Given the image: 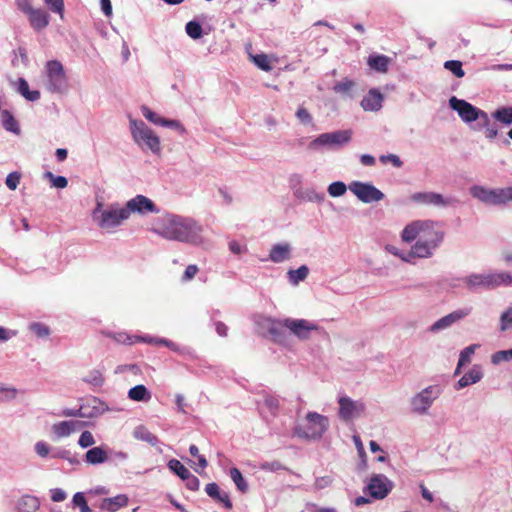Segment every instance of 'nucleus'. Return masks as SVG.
Returning <instances> with one entry per match:
<instances>
[{
  "label": "nucleus",
  "mask_w": 512,
  "mask_h": 512,
  "mask_svg": "<svg viewBox=\"0 0 512 512\" xmlns=\"http://www.w3.org/2000/svg\"><path fill=\"white\" fill-rule=\"evenodd\" d=\"M404 242L416 240L411 249L401 254L403 261L413 263V259L431 258L444 241L445 232L432 220H416L406 225L401 234Z\"/></svg>",
  "instance_id": "1"
},
{
  "label": "nucleus",
  "mask_w": 512,
  "mask_h": 512,
  "mask_svg": "<svg viewBox=\"0 0 512 512\" xmlns=\"http://www.w3.org/2000/svg\"><path fill=\"white\" fill-rule=\"evenodd\" d=\"M151 231L165 240L177 241L192 246L204 242L203 227L194 218L166 213L158 218Z\"/></svg>",
  "instance_id": "2"
},
{
  "label": "nucleus",
  "mask_w": 512,
  "mask_h": 512,
  "mask_svg": "<svg viewBox=\"0 0 512 512\" xmlns=\"http://www.w3.org/2000/svg\"><path fill=\"white\" fill-rule=\"evenodd\" d=\"M92 218L99 228L111 231L122 225L129 217L124 206H120L118 203H112L103 208V203L97 202L92 211Z\"/></svg>",
  "instance_id": "3"
},
{
  "label": "nucleus",
  "mask_w": 512,
  "mask_h": 512,
  "mask_svg": "<svg viewBox=\"0 0 512 512\" xmlns=\"http://www.w3.org/2000/svg\"><path fill=\"white\" fill-rule=\"evenodd\" d=\"M44 76L47 91L55 94H65L68 92L69 80L60 61H47L44 67Z\"/></svg>",
  "instance_id": "4"
},
{
  "label": "nucleus",
  "mask_w": 512,
  "mask_h": 512,
  "mask_svg": "<svg viewBox=\"0 0 512 512\" xmlns=\"http://www.w3.org/2000/svg\"><path fill=\"white\" fill-rule=\"evenodd\" d=\"M129 127L133 141L142 150L148 149L154 154L160 153L159 137L142 120L130 119Z\"/></svg>",
  "instance_id": "5"
},
{
  "label": "nucleus",
  "mask_w": 512,
  "mask_h": 512,
  "mask_svg": "<svg viewBox=\"0 0 512 512\" xmlns=\"http://www.w3.org/2000/svg\"><path fill=\"white\" fill-rule=\"evenodd\" d=\"M329 427V419L317 412H308L305 423L297 425L294 434L304 439H320Z\"/></svg>",
  "instance_id": "6"
},
{
  "label": "nucleus",
  "mask_w": 512,
  "mask_h": 512,
  "mask_svg": "<svg viewBox=\"0 0 512 512\" xmlns=\"http://www.w3.org/2000/svg\"><path fill=\"white\" fill-rule=\"evenodd\" d=\"M286 330L298 340L307 341L313 332L319 330V326L307 319L286 317L283 318V331Z\"/></svg>",
  "instance_id": "7"
},
{
  "label": "nucleus",
  "mask_w": 512,
  "mask_h": 512,
  "mask_svg": "<svg viewBox=\"0 0 512 512\" xmlns=\"http://www.w3.org/2000/svg\"><path fill=\"white\" fill-rule=\"evenodd\" d=\"M350 139V130H338L334 132L322 133L310 142L309 148L314 150L324 147L335 149L348 143Z\"/></svg>",
  "instance_id": "8"
},
{
  "label": "nucleus",
  "mask_w": 512,
  "mask_h": 512,
  "mask_svg": "<svg viewBox=\"0 0 512 512\" xmlns=\"http://www.w3.org/2000/svg\"><path fill=\"white\" fill-rule=\"evenodd\" d=\"M449 105L466 123H470L476 120L486 123L488 121V114L485 111L478 109L465 100L458 99L453 96L449 99Z\"/></svg>",
  "instance_id": "9"
},
{
  "label": "nucleus",
  "mask_w": 512,
  "mask_h": 512,
  "mask_svg": "<svg viewBox=\"0 0 512 512\" xmlns=\"http://www.w3.org/2000/svg\"><path fill=\"white\" fill-rule=\"evenodd\" d=\"M254 322L258 330L261 333H268L274 342L279 344L286 342V333L283 331V319L256 315Z\"/></svg>",
  "instance_id": "10"
},
{
  "label": "nucleus",
  "mask_w": 512,
  "mask_h": 512,
  "mask_svg": "<svg viewBox=\"0 0 512 512\" xmlns=\"http://www.w3.org/2000/svg\"><path fill=\"white\" fill-rule=\"evenodd\" d=\"M348 189L363 203L378 202L384 198V193L369 182L352 181L348 184Z\"/></svg>",
  "instance_id": "11"
},
{
  "label": "nucleus",
  "mask_w": 512,
  "mask_h": 512,
  "mask_svg": "<svg viewBox=\"0 0 512 512\" xmlns=\"http://www.w3.org/2000/svg\"><path fill=\"white\" fill-rule=\"evenodd\" d=\"M339 417L344 421L358 418L364 411V404L361 401L352 400L348 396H340L338 399Z\"/></svg>",
  "instance_id": "12"
},
{
  "label": "nucleus",
  "mask_w": 512,
  "mask_h": 512,
  "mask_svg": "<svg viewBox=\"0 0 512 512\" xmlns=\"http://www.w3.org/2000/svg\"><path fill=\"white\" fill-rule=\"evenodd\" d=\"M124 208L127 211L128 217H130L131 213H138L141 215H145L147 213H159V208L155 203L144 195H137L128 200Z\"/></svg>",
  "instance_id": "13"
},
{
  "label": "nucleus",
  "mask_w": 512,
  "mask_h": 512,
  "mask_svg": "<svg viewBox=\"0 0 512 512\" xmlns=\"http://www.w3.org/2000/svg\"><path fill=\"white\" fill-rule=\"evenodd\" d=\"M85 425L86 423L80 420L60 421L51 426V433L55 439H62L80 431Z\"/></svg>",
  "instance_id": "14"
},
{
  "label": "nucleus",
  "mask_w": 512,
  "mask_h": 512,
  "mask_svg": "<svg viewBox=\"0 0 512 512\" xmlns=\"http://www.w3.org/2000/svg\"><path fill=\"white\" fill-rule=\"evenodd\" d=\"M471 309L470 308H463L456 311L451 312L450 314L440 318L437 320L430 328L431 331H438L441 329H445L455 322L463 319L467 315L470 314Z\"/></svg>",
  "instance_id": "15"
},
{
  "label": "nucleus",
  "mask_w": 512,
  "mask_h": 512,
  "mask_svg": "<svg viewBox=\"0 0 512 512\" xmlns=\"http://www.w3.org/2000/svg\"><path fill=\"white\" fill-rule=\"evenodd\" d=\"M292 246L288 242L274 244L270 251L268 260L273 263H283L291 258Z\"/></svg>",
  "instance_id": "16"
},
{
  "label": "nucleus",
  "mask_w": 512,
  "mask_h": 512,
  "mask_svg": "<svg viewBox=\"0 0 512 512\" xmlns=\"http://www.w3.org/2000/svg\"><path fill=\"white\" fill-rule=\"evenodd\" d=\"M412 201L425 204V205H434V206H446L450 202L445 200L441 194L435 192H418L411 195Z\"/></svg>",
  "instance_id": "17"
},
{
  "label": "nucleus",
  "mask_w": 512,
  "mask_h": 512,
  "mask_svg": "<svg viewBox=\"0 0 512 512\" xmlns=\"http://www.w3.org/2000/svg\"><path fill=\"white\" fill-rule=\"evenodd\" d=\"M437 397V393L433 395V387L425 388L412 400V406L415 411L425 412Z\"/></svg>",
  "instance_id": "18"
},
{
  "label": "nucleus",
  "mask_w": 512,
  "mask_h": 512,
  "mask_svg": "<svg viewBox=\"0 0 512 512\" xmlns=\"http://www.w3.org/2000/svg\"><path fill=\"white\" fill-rule=\"evenodd\" d=\"M108 446H94L87 450L84 462L89 465H101L107 463Z\"/></svg>",
  "instance_id": "19"
},
{
  "label": "nucleus",
  "mask_w": 512,
  "mask_h": 512,
  "mask_svg": "<svg viewBox=\"0 0 512 512\" xmlns=\"http://www.w3.org/2000/svg\"><path fill=\"white\" fill-rule=\"evenodd\" d=\"M129 499L126 494H118L114 497L104 498L100 503V509L105 512H116L128 505Z\"/></svg>",
  "instance_id": "20"
},
{
  "label": "nucleus",
  "mask_w": 512,
  "mask_h": 512,
  "mask_svg": "<svg viewBox=\"0 0 512 512\" xmlns=\"http://www.w3.org/2000/svg\"><path fill=\"white\" fill-rule=\"evenodd\" d=\"M383 95L378 89H370L361 101V107L365 111H377L381 108Z\"/></svg>",
  "instance_id": "21"
},
{
  "label": "nucleus",
  "mask_w": 512,
  "mask_h": 512,
  "mask_svg": "<svg viewBox=\"0 0 512 512\" xmlns=\"http://www.w3.org/2000/svg\"><path fill=\"white\" fill-rule=\"evenodd\" d=\"M469 289L484 288L492 289L491 274H471L464 279Z\"/></svg>",
  "instance_id": "22"
},
{
  "label": "nucleus",
  "mask_w": 512,
  "mask_h": 512,
  "mask_svg": "<svg viewBox=\"0 0 512 512\" xmlns=\"http://www.w3.org/2000/svg\"><path fill=\"white\" fill-rule=\"evenodd\" d=\"M205 492L213 500L223 503L225 508H232V502L230 500L229 494L225 491H221L217 483H208L205 487Z\"/></svg>",
  "instance_id": "23"
},
{
  "label": "nucleus",
  "mask_w": 512,
  "mask_h": 512,
  "mask_svg": "<svg viewBox=\"0 0 512 512\" xmlns=\"http://www.w3.org/2000/svg\"><path fill=\"white\" fill-rule=\"evenodd\" d=\"M30 26L35 31H41L49 25L50 16L43 9H34L28 15Z\"/></svg>",
  "instance_id": "24"
},
{
  "label": "nucleus",
  "mask_w": 512,
  "mask_h": 512,
  "mask_svg": "<svg viewBox=\"0 0 512 512\" xmlns=\"http://www.w3.org/2000/svg\"><path fill=\"white\" fill-rule=\"evenodd\" d=\"M364 492L369 494L371 497L375 499H383L384 498V478L382 475H374L371 477L369 483L367 484Z\"/></svg>",
  "instance_id": "25"
},
{
  "label": "nucleus",
  "mask_w": 512,
  "mask_h": 512,
  "mask_svg": "<svg viewBox=\"0 0 512 512\" xmlns=\"http://www.w3.org/2000/svg\"><path fill=\"white\" fill-rule=\"evenodd\" d=\"M40 508V500L33 495H23L16 503L17 512H36Z\"/></svg>",
  "instance_id": "26"
},
{
  "label": "nucleus",
  "mask_w": 512,
  "mask_h": 512,
  "mask_svg": "<svg viewBox=\"0 0 512 512\" xmlns=\"http://www.w3.org/2000/svg\"><path fill=\"white\" fill-rule=\"evenodd\" d=\"M129 460V454L123 450H116L108 447L107 451V463L114 467H120Z\"/></svg>",
  "instance_id": "27"
},
{
  "label": "nucleus",
  "mask_w": 512,
  "mask_h": 512,
  "mask_svg": "<svg viewBox=\"0 0 512 512\" xmlns=\"http://www.w3.org/2000/svg\"><path fill=\"white\" fill-rule=\"evenodd\" d=\"M1 112V122L3 128L11 132L13 134L19 135L20 134V126L18 121L15 119L13 114L9 110H2Z\"/></svg>",
  "instance_id": "28"
},
{
  "label": "nucleus",
  "mask_w": 512,
  "mask_h": 512,
  "mask_svg": "<svg viewBox=\"0 0 512 512\" xmlns=\"http://www.w3.org/2000/svg\"><path fill=\"white\" fill-rule=\"evenodd\" d=\"M133 437L137 440L147 442L151 446L159 444V439L156 435L151 433L145 426L139 425L133 431Z\"/></svg>",
  "instance_id": "29"
},
{
  "label": "nucleus",
  "mask_w": 512,
  "mask_h": 512,
  "mask_svg": "<svg viewBox=\"0 0 512 512\" xmlns=\"http://www.w3.org/2000/svg\"><path fill=\"white\" fill-rule=\"evenodd\" d=\"M482 376L483 373L481 369L478 367H473L459 379L457 388L461 389L471 384L477 383L481 380Z\"/></svg>",
  "instance_id": "30"
},
{
  "label": "nucleus",
  "mask_w": 512,
  "mask_h": 512,
  "mask_svg": "<svg viewBox=\"0 0 512 512\" xmlns=\"http://www.w3.org/2000/svg\"><path fill=\"white\" fill-rule=\"evenodd\" d=\"M128 397L137 402H146L151 399L150 391L144 385H136L128 391Z\"/></svg>",
  "instance_id": "31"
},
{
  "label": "nucleus",
  "mask_w": 512,
  "mask_h": 512,
  "mask_svg": "<svg viewBox=\"0 0 512 512\" xmlns=\"http://www.w3.org/2000/svg\"><path fill=\"white\" fill-rule=\"evenodd\" d=\"M17 91L28 101H37L40 99V92L38 90H30L28 82L24 78L18 80Z\"/></svg>",
  "instance_id": "32"
},
{
  "label": "nucleus",
  "mask_w": 512,
  "mask_h": 512,
  "mask_svg": "<svg viewBox=\"0 0 512 512\" xmlns=\"http://www.w3.org/2000/svg\"><path fill=\"white\" fill-rule=\"evenodd\" d=\"M309 274V268L306 265H301L297 269H290L287 272L288 280L292 285H298L304 281Z\"/></svg>",
  "instance_id": "33"
},
{
  "label": "nucleus",
  "mask_w": 512,
  "mask_h": 512,
  "mask_svg": "<svg viewBox=\"0 0 512 512\" xmlns=\"http://www.w3.org/2000/svg\"><path fill=\"white\" fill-rule=\"evenodd\" d=\"M490 274L492 280V289L498 288L500 286L512 285V272H500Z\"/></svg>",
  "instance_id": "34"
},
{
  "label": "nucleus",
  "mask_w": 512,
  "mask_h": 512,
  "mask_svg": "<svg viewBox=\"0 0 512 512\" xmlns=\"http://www.w3.org/2000/svg\"><path fill=\"white\" fill-rule=\"evenodd\" d=\"M229 475L240 492L245 493L248 491V484L238 468L232 467Z\"/></svg>",
  "instance_id": "35"
},
{
  "label": "nucleus",
  "mask_w": 512,
  "mask_h": 512,
  "mask_svg": "<svg viewBox=\"0 0 512 512\" xmlns=\"http://www.w3.org/2000/svg\"><path fill=\"white\" fill-rule=\"evenodd\" d=\"M167 467L175 473L180 479L184 480L191 473L179 460L171 459Z\"/></svg>",
  "instance_id": "36"
},
{
  "label": "nucleus",
  "mask_w": 512,
  "mask_h": 512,
  "mask_svg": "<svg viewBox=\"0 0 512 512\" xmlns=\"http://www.w3.org/2000/svg\"><path fill=\"white\" fill-rule=\"evenodd\" d=\"M354 86H355L354 81H352L348 78H345L342 81L336 83L333 87V90L336 93L345 94V95H348L349 97L353 98L354 95L352 94L351 91Z\"/></svg>",
  "instance_id": "37"
},
{
  "label": "nucleus",
  "mask_w": 512,
  "mask_h": 512,
  "mask_svg": "<svg viewBox=\"0 0 512 512\" xmlns=\"http://www.w3.org/2000/svg\"><path fill=\"white\" fill-rule=\"evenodd\" d=\"M492 116L499 122L510 125L512 124V107H503L497 109Z\"/></svg>",
  "instance_id": "38"
},
{
  "label": "nucleus",
  "mask_w": 512,
  "mask_h": 512,
  "mask_svg": "<svg viewBox=\"0 0 512 512\" xmlns=\"http://www.w3.org/2000/svg\"><path fill=\"white\" fill-rule=\"evenodd\" d=\"M490 190L491 189H487L483 186L475 185L470 188V193L474 198L479 199L480 201H482L485 204H489Z\"/></svg>",
  "instance_id": "39"
},
{
  "label": "nucleus",
  "mask_w": 512,
  "mask_h": 512,
  "mask_svg": "<svg viewBox=\"0 0 512 512\" xmlns=\"http://www.w3.org/2000/svg\"><path fill=\"white\" fill-rule=\"evenodd\" d=\"M444 68L450 71L457 78H463L465 71L462 68V62L459 60H448L444 62Z\"/></svg>",
  "instance_id": "40"
},
{
  "label": "nucleus",
  "mask_w": 512,
  "mask_h": 512,
  "mask_svg": "<svg viewBox=\"0 0 512 512\" xmlns=\"http://www.w3.org/2000/svg\"><path fill=\"white\" fill-rule=\"evenodd\" d=\"M83 380L94 387H100L104 383V377L97 369L91 370Z\"/></svg>",
  "instance_id": "41"
},
{
  "label": "nucleus",
  "mask_w": 512,
  "mask_h": 512,
  "mask_svg": "<svg viewBox=\"0 0 512 512\" xmlns=\"http://www.w3.org/2000/svg\"><path fill=\"white\" fill-rule=\"evenodd\" d=\"M185 31L189 37L196 40L202 37V26L197 21H189L185 26Z\"/></svg>",
  "instance_id": "42"
},
{
  "label": "nucleus",
  "mask_w": 512,
  "mask_h": 512,
  "mask_svg": "<svg viewBox=\"0 0 512 512\" xmlns=\"http://www.w3.org/2000/svg\"><path fill=\"white\" fill-rule=\"evenodd\" d=\"M72 505L74 508H79L80 512H91L83 492H77L73 495Z\"/></svg>",
  "instance_id": "43"
},
{
  "label": "nucleus",
  "mask_w": 512,
  "mask_h": 512,
  "mask_svg": "<svg viewBox=\"0 0 512 512\" xmlns=\"http://www.w3.org/2000/svg\"><path fill=\"white\" fill-rule=\"evenodd\" d=\"M163 342H164V346H166L170 350L178 353L181 356H185V357L193 356V351L189 347L180 346L171 340H167V341H163Z\"/></svg>",
  "instance_id": "44"
},
{
  "label": "nucleus",
  "mask_w": 512,
  "mask_h": 512,
  "mask_svg": "<svg viewBox=\"0 0 512 512\" xmlns=\"http://www.w3.org/2000/svg\"><path fill=\"white\" fill-rule=\"evenodd\" d=\"M348 189V186L342 181H335L328 186V193L332 197L343 196Z\"/></svg>",
  "instance_id": "45"
},
{
  "label": "nucleus",
  "mask_w": 512,
  "mask_h": 512,
  "mask_svg": "<svg viewBox=\"0 0 512 512\" xmlns=\"http://www.w3.org/2000/svg\"><path fill=\"white\" fill-rule=\"evenodd\" d=\"M297 197L309 201V202H316L320 203L324 200L325 195L322 192H317L315 190H307L303 193H298Z\"/></svg>",
  "instance_id": "46"
},
{
  "label": "nucleus",
  "mask_w": 512,
  "mask_h": 512,
  "mask_svg": "<svg viewBox=\"0 0 512 512\" xmlns=\"http://www.w3.org/2000/svg\"><path fill=\"white\" fill-rule=\"evenodd\" d=\"M142 115L151 123L154 125L162 126V123L164 121V118L158 115L157 113L153 112L149 107L143 105L141 107Z\"/></svg>",
  "instance_id": "47"
},
{
  "label": "nucleus",
  "mask_w": 512,
  "mask_h": 512,
  "mask_svg": "<svg viewBox=\"0 0 512 512\" xmlns=\"http://www.w3.org/2000/svg\"><path fill=\"white\" fill-rule=\"evenodd\" d=\"M95 443L94 435L88 430L83 431L78 439V445L83 449L92 448Z\"/></svg>",
  "instance_id": "48"
},
{
  "label": "nucleus",
  "mask_w": 512,
  "mask_h": 512,
  "mask_svg": "<svg viewBox=\"0 0 512 512\" xmlns=\"http://www.w3.org/2000/svg\"><path fill=\"white\" fill-rule=\"evenodd\" d=\"M117 343L133 345L135 335L128 334L127 332H114L109 334Z\"/></svg>",
  "instance_id": "49"
},
{
  "label": "nucleus",
  "mask_w": 512,
  "mask_h": 512,
  "mask_svg": "<svg viewBox=\"0 0 512 512\" xmlns=\"http://www.w3.org/2000/svg\"><path fill=\"white\" fill-rule=\"evenodd\" d=\"M54 416L57 417H85V413H83L82 407L79 408H64L57 413H53Z\"/></svg>",
  "instance_id": "50"
},
{
  "label": "nucleus",
  "mask_w": 512,
  "mask_h": 512,
  "mask_svg": "<svg viewBox=\"0 0 512 512\" xmlns=\"http://www.w3.org/2000/svg\"><path fill=\"white\" fill-rule=\"evenodd\" d=\"M512 328V306L500 316V331L504 332Z\"/></svg>",
  "instance_id": "51"
},
{
  "label": "nucleus",
  "mask_w": 512,
  "mask_h": 512,
  "mask_svg": "<svg viewBox=\"0 0 512 512\" xmlns=\"http://www.w3.org/2000/svg\"><path fill=\"white\" fill-rule=\"evenodd\" d=\"M370 69L378 72H384V56L383 55H371L367 61Z\"/></svg>",
  "instance_id": "52"
},
{
  "label": "nucleus",
  "mask_w": 512,
  "mask_h": 512,
  "mask_svg": "<svg viewBox=\"0 0 512 512\" xmlns=\"http://www.w3.org/2000/svg\"><path fill=\"white\" fill-rule=\"evenodd\" d=\"M477 347H479V345L472 344L461 351L459 356V366H463L465 364L470 363L471 356L475 353V349Z\"/></svg>",
  "instance_id": "53"
},
{
  "label": "nucleus",
  "mask_w": 512,
  "mask_h": 512,
  "mask_svg": "<svg viewBox=\"0 0 512 512\" xmlns=\"http://www.w3.org/2000/svg\"><path fill=\"white\" fill-rule=\"evenodd\" d=\"M167 340L168 339H166V338L154 337L151 335H135L134 343L143 342V343H147V344L163 345L164 346L163 341H167Z\"/></svg>",
  "instance_id": "54"
},
{
  "label": "nucleus",
  "mask_w": 512,
  "mask_h": 512,
  "mask_svg": "<svg viewBox=\"0 0 512 512\" xmlns=\"http://www.w3.org/2000/svg\"><path fill=\"white\" fill-rule=\"evenodd\" d=\"M34 450L35 453L41 458H46L48 456L51 457L52 447L45 441L36 442L34 445Z\"/></svg>",
  "instance_id": "55"
},
{
  "label": "nucleus",
  "mask_w": 512,
  "mask_h": 512,
  "mask_svg": "<svg viewBox=\"0 0 512 512\" xmlns=\"http://www.w3.org/2000/svg\"><path fill=\"white\" fill-rule=\"evenodd\" d=\"M29 329L40 338L47 337L50 334L49 327L40 322L31 323Z\"/></svg>",
  "instance_id": "56"
},
{
  "label": "nucleus",
  "mask_w": 512,
  "mask_h": 512,
  "mask_svg": "<svg viewBox=\"0 0 512 512\" xmlns=\"http://www.w3.org/2000/svg\"><path fill=\"white\" fill-rule=\"evenodd\" d=\"M162 127H167L169 129L175 130L180 135H185L187 130L183 126V124L178 120L166 119L162 123Z\"/></svg>",
  "instance_id": "57"
},
{
  "label": "nucleus",
  "mask_w": 512,
  "mask_h": 512,
  "mask_svg": "<svg viewBox=\"0 0 512 512\" xmlns=\"http://www.w3.org/2000/svg\"><path fill=\"white\" fill-rule=\"evenodd\" d=\"M254 64L263 71H270L272 69L269 59L265 54H257L252 56Z\"/></svg>",
  "instance_id": "58"
},
{
  "label": "nucleus",
  "mask_w": 512,
  "mask_h": 512,
  "mask_svg": "<svg viewBox=\"0 0 512 512\" xmlns=\"http://www.w3.org/2000/svg\"><path fill=\"white\" fill-rule=\"evenodd\" d=\"M479 126L483 127L485 130H484V134H485V137L488 138V139H494L497 134H498V128L496 125L494 124H491L490 122V119L488 118V121L487 123L486 122H481L479 121L478 123Z\"/></svg>",
  "instance_id": "59"
},
{
  "label": "nucleus",
  "mask_w": 512,
  "mask_h": 512,
  "mask_svg": "<svg viewBox=\"0 0 512 512\" xmlns=\"http://www.w3.org/2000/svg\"><path fill=\"white\" fill-rule=\"evenodd\" d=\"M512 359V349L501 350L492 355V363L499 364L502 361H508Z\"/></svg>",
  "instance_id": "60"
},
{
  "label": "nucleus",
  "mask_w": 512,
  "mask_h": 512,
  "mask_svg": "<svg viewBox=\"0 0 512 512\" xmlns=\"http://www.w3.org/2000/svg\"><path fill=\"white\" fill-rule=\"evenodd\" d=\"M46 5L49 9L63 17L64 2L63 0H45Z\"/></svg>",
  "instance_id": "61"
},
{
  "label": "nucleus",
  "mask_w": 512,
  "mask_h": 512,
  "mask_svg": "<svg viewBox=\"0 0 512 512\" xmlns=\"http://www.w3.org/2000/svg\"><path fill=\"white\" fill-rule=\"evenodd\" d=\"M20 178H21L20 173L11 172L6 177L5 184L10 190H15L20 183Z\"/></svg>",
  "instance_id": "62"
},
{
  "label": "nucleus",
  "mask_w": 512,
  "mask_h": 512,
  "mask_svg": "<svg viewBox=\"0 0 512 512\" xmlns=\"http://www.w3.org/2000/svg\"><path fill=\"white\" fill-rule=\"evenodd\" d=\"M333 482V479L329 475L316 477L315 483H314V489L315 490H321L329 487Z\"/></svg>",
  "instance_id": "63"
},
{
  "label": "nucleus",
  "mask_w": 512,
  "mask_h": 512,
  "mask_svg": "<svg viewBox=\"0 0 512 512\" xmlns=\"http://www.w3.org/2000/svg\"><path fill=\"white\" fill-rule=\"evenodd\" d=\"M260 469L267 472H277L285 469L279 461L263 462L260 464Z\"/></svg>",
  "instance_id": "64"
}]
</instances>
